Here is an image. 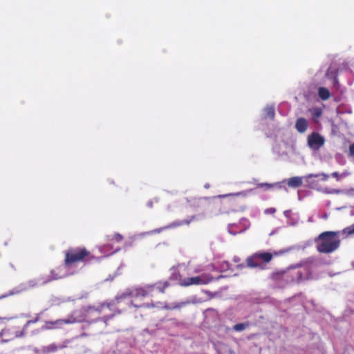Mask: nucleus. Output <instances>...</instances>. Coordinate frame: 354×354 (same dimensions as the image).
Returning a JSON list of instances; mask_svg holds the SVG:
<instances>
[{
	"label": "nucleus",
	"mask_w": 354,
	"mask_h": 354,
	"mask_svg": "<svg viewBox=\"0 0 354 354\" xmlns=\"http://www.w3.org/2000/svg\"><path fill=\"white\" fill-rule=\"evenodd\" d=\"M111 303L102 302L97 306H82L79 310L74 311L67 319H57L55 322H51L48 324L51 325L61 326L64 324H71L78 322H87V318L93 313L100 314L105 308H111Z\"/></svg>",
	"instance_id": "1"
},
{
	"label": "nucleus",
	"mask_w": 354,
	"mask_h": 354,
	"mask_svg": "<svg viewBox=\"0 0 354 354\" xmlns=\"http://www.w3.org/2000/svg\"><path fill=\"white\" fill-rule=\"evenodd\" d=\"M249 326L248 323H240L236 324L233 326V329L236 331H242L245 329L247 326Z\"/></svg>",
	"instance_id": "20"
},
{
	"label": "nucleus",
	"mask_w": 354,
	"mask_h": 354,
	"mask_svg": "<svg viewBox=\"0 0 354 354\" xmlns=\"http://www.w3.org/2000/svg\"><path fill=\"white\" fill-rule=\"evenodd\" d=\"M62 277V276L59 273V272H57V270H52L49 274L41 277L39 281L40 283L44 286L53 281L59 279Z\"/></svg>",
	"instance_id": "7"
},
{
	"label": "nucleus",
	"mask_w": 354,
	"mask_h": 354,
	"mask_svg": "<svg viewBox=\"0 0 354 354\" xmlns=\"http://www.w3.org/2000/svg\"><path fill=\"white\" fill-rule=\"evenodd\" d=\"M123 236L119 233H115L112 238V240L115 241L118 243L121 242Z\"/></svg>",
	"instance_id": "24"
},
{
	"label": "nucleus",
	"mask_w": 354,
	"mask_h": 354,
	"mask_svg": "<svg viewBox=\"0 0 354 354\" xmlns=\"http://www.w3.org/2000/svg\"><path fill=\"white\" fill-rule=\"evenodd\" d=\"M39 280V278L37 280H35V279L30 280L28 282V286L30 288H35L38 285H41Z\"/></svg>",
	"instance_id": "22"
},
{
	"label": "nucleus",
	"mask_w": 354,
	"mask_h": 354,
	"mask_svg": "<svg viewBox=\"0 0 354 354\" xmlns=\"http://www.w3.org/2000/svg\"><path fill=\"white\" fill-rule=\"evenodd\" d=\"M95 257L84 247L70 248L65 252L64 265L70 266L80 262H87Z\"/></svg>",
	"instance_id": "3"
},
{
	"label": "nucleus",
	"mask_w": 354,
	"mask_h": 354,
	"mask_svg": "<svg viewBox=\"0 0 354 354\" xmlns=\"http://www.w3.org/2000/svg\"><path fill=\"white\" fill-rule=\"evenodd\" d=\"M131 304L136 307V308H146V307H149V304H135L134 303V301H131Z\"/></svg>",
	"instance_id": "26"
},
{
	"label": "nucleus",
	"mask_w": 354,
	"mask_h": 354,
	"mask_svg": "<svg viewBox=\"0 0 354 354\" xmlns=\"http://www.w3.org/2000/svg\"><path fill=\"white\" fill-rule=\"evenodd\" d=\"M318 95L322 100H327L330 97L328 89L325 87H320L318 89Z\"/></svg>",
	"instance_id": "16"
},
{
	"label": "nucleus",
	"mask_w": 354,
	"mask_h": 354,
	"mask_svg": "<svg viewBox=\"0 0 354 354\" xmlns=\"http://www.w3.org/2000/svg\"><path fill=\"white\" fill-rule=\"evenodd\" d=\"M339 232L326 231L315 239L316 249L319 253L330 254L337 250L340 245Z\"/></svg>",
	"instance_id": "2"
},
{
	"label": "nucleus",
	"mask_w": 354,
	"mask_h": 354,
	"mask_svg": "<svg viewBox=\"0 0 354 354\" xmlns=\"http://www.w3.org/2000/svg\"><path fill=\"white\" fill-rule=\"evenodd\" d=\"M348 176L347 173H342V174H339L338 172L335 171L331 174V176L335 178L337 180H339V178H345Z\"/></svg>",
	"instance_id": "21"
},
{
	"label": "nucleus",
	"mask_w": 354,
	"mask_h": 354,
	"mask_svg": "<svg viewBox=\"0 0 354 354\" xmlns=\"http://www.w3.org/2000/svg\"><path fill=\"white\" fill-rule=\"evenodd\" d=\"M286 182L288 187L292 188H298L303 184V179L299 176H295L290 178L287 180H284L283 183Z\"/></svg>",
	"instance_id": "12"
},
{
	"label": "nucleus",
	"mask_w": 354,
	"mask_h": 354,
	"mask_svg": "<svg viewBox=\"0 0 354 354\" xmlns=\"http://www.w3.org/2000/svg\"><path fill=\"white\" fill-rule=\"evenodd\" d=\"M283 252L282 251L274 252L273 254L266 252H256V254L259 259L260 262L262 263H269L272 259L273 256H277L282 254Z\"/></svg>",
	"instance_id": "9"
},
{
	"label": "nucleus",
	"mask_w": 354,
	"mask_h": 354,
	"mask_svg": "<svg viewBox=\"0 0 354 354\" xmlns=\"http://www.w3.org/2000/svg\"><path fill=\"white\" fill-rule=\"evenodd\" d=\"M311 113H312V116H313V120L315 122H316L317 120L322 116V110L319 107H315L311 110Z\"/></svg>",
	"instance_id": "18"
},
{
	"label": "nucleus",
	"mask_w": 354,
	"mask_h": 354,
	"mask_svg": "<svg viewBox=\"0 0 354 354\" xmlns=\"http://www.w3.org/2000/svg\"><path fill=\"white\" fill-rule=\"evenodd\" d=\"M326 192L328 194H339L341 192V190L331 189L330 191H326Z\"/></svg>",
	"instance_id": "29"
},
{
	"label": "nucleus",
	"mask_w": 354,
	"mask_h": 354,
	"mask_svg": "<svg viewBox=\"0 0 354 354\" xmlns=\"http://www.w3.org/2000/svg\"><path fill=\"white\" fill-rule=\"evenodd\" d=\"M147 205H148L149 207H151L153 206V203H152V202H151V201L148 202Z\"/></svg>",
	"instance_id": "32"
},
{
	"label": "nucleus",
	"mask_w": 354,
	"mask_h": 354,
	"mask_svg": "<svg viewBox=\"0 0 354 354\" xmlns=\"http://www.w3.org/2000/svg\"><path fill=\"white\" fill-rule=\"evenodd\" d=\"M113 317V315L104 316V317H99V318L96 319L95 322H97V321H102V322H104L106 324H107V322H108L109 319H111Z\"/></svg>",
	"instance_id": "25"
},
{
	"label": "nucleus",
	"mask_w": 354,
	"mask_h": 354,
	"mask_svg": "<svg viewBox=\"0 0 354 354\" xmlns=\"http://www.w3.org/2000/svg\"><path fill=\"white\" fill-rule=\"evenodd\" d=\"M324 142L325 140L324 137L319 133L313 132L308 136V145L313 149H319L324 145Z\"/></svg>",
	"instance_id": "6"
},
{
	"label": "nucleus",
	"mask_w": 354,
	"mask_h": 354,
	"mask_svg": "<svg viewBox=\"0 0 354 354\" xmlns=\"http://www.w3.org/2000/svg\"><path fill=\"white\" fill-rule=\"evenodd\" d=\"M343 232L345 233V234H347L348 235L354 234V224L351 225V226H348V227H346L343 230Z\"/></svg>",
	"instance_id": "23"
},
{
	"label": "nucleus",
	"mask_w": 354,
	"mask_h": 354,
	"mask_svg": "<svg viewBox=\"0 0 354 354\" xmlns=\"http://www.w3.org/2000/svg\"><path fill=\"white\" fill-rule=\"evenodd\" d=\"M257 187L258 188H263L265 190H268L274 187H277L281 189L282 187L281 183H259L257 185Z\"/></svg>",
	"instance_id": "14"
},
{
	"label": "nucleus",
	"mask_w": 354,
	"mask_h": 354,
	"mask_svg": "<svg viewBox=\"0 0 354 354\" xmlns=\"http://www.w3.org/2000/svg\"><path fill=\"white\" fill-rule=\"evenodd\" d=\"M214 277L209 273H203L201 275L187 277L179 281V284L183 287L190 286L206 285L213 281Z\"/></svg>",
	"instance_id": "4"
},
{
	"label": "nucleus",
	"mask_w": 354,
	"mask_h": 354,
	"mask_svg": "<svg viewBox=\"0 0 354 354\" xmlns=\"http://www.w3.org/2000/svg\"><path fill=\"white\" fill-rule=\"evenodd\" d=\"M326 76H328V77L329 76V72L328 71L326 73Z\"/></svg>",
	"instance_id": "33"
},
{
	"label": "nucleus",
	"mask_w": 354,
	"mask_h": 354,
	"mask_svg": "<svg viewBox=\"0 0 354 354\" xmlns=\"http://www.w3.org/2000/svg\"><path fill=\"white\" fill-rule=\"evenodd\" d=\"M39 320V315L36 316V317L32 319L28 320L26 323V324L24 326L23 329L19 331V330H14V333L15 334L10 338H9L8 339H6L4 341L5 342H8V341L12 340V339H13L15 338L21 337L25 334L26 328H28V326L29 325L32 324L37 323Z\"/></svg>",
	"instance_id": "8"
},
{
	"label": "nucleus",
	"mask_w": 354,
	"mask_h": 354,
	"mask_svg": "<svg viewBox=\"0 0 354 354\" xmlns=\"http://www.w3.org/2000/svg\"><path fill=\"white\" fill-rule=\"evenodd\" d=\"M337 82H338L337 77V76H335L334 78H333V84H334V85L337 84Z\"/></svg>",
	"instance_id": "31"
},
{
	"label": "nucleus",
	"mask_w": 354,
	"mask_h": 354,
	"mask_svg": "<svg viewBox=\"0 0 354 354\" xmlns=\"http://www.w3.org/2000/svg\"><path fill=\"white\" fill-rule=\"evenodd\" d=\"M189 223V222L187 221V220L175 221V222H173V223H170L167 226H165L164 227H161L160 229L156 230L155 231L159 233V232H162L163 230L174 228V227H179V226H181V225H188Z\"/></svg>",
	"instance_id": "13"
},
{
	"label": "nucleus",
	"mask_w": 354,
	"mask_h": 354,
	"mask_svg": "<svg viewBox=\"0 0 354 354\" xmlns=\"http://www.w3.org/2000/svg\"><path fill=\"white\" fill-rule=\"evenodd\" d=\"M264 118L274 120L275 116V111L273 106H268L264 109Z\"/></svg>",
	"instance_id": "15"
},
{
	"label": "nucleus",
	"mask_w": 354,
	"mask_h": 354,
	"mask_svg": "<svg viewBox=\"0 0 354 354\" xmlns=\"http://www.w3.org/2000/svg\"><path fill=\"white\" fill-rule=\"evenodd\" d=\"M169 283L167 281H165L164 283H157L152 286H148V287H151V292L153 291V289L156 287L158 290L163 293L165 292V290L166 288L169 286Z\"/></svg>",
	"instance_id": "17"
},
{
	"label": "nucleus",
	"mask_w": 354,
	"mask_h": 354,
	"mask_svg": "<svg viewBox=\"0 0 354 354\" xmlns=\"http://www.w3.org/2000/svg\"><path fill=\"white\" fill-rule=\"evenodd\" d=\"M349 156L354 157V143L349 146Z\"/></svg>",
	"instance_id": "27"
},
{
	"label": "nucleus",
	"mask_w": 354,
	"mask_h": 354,
	"mask_svg": "<svg viewBox=\"0 0 354 354\" xmlns=\"http://www.w3.org/2000/svg\"><path fill=\"white\" fill-rule=\"evenodd\" d=\"M246 263L248 266L250 268H259L261 269L263 268V266L261 262H260L259 259H258L256 253L248 257L247 259Z\"/></svg>",
	"instance_id": "11"
},
{
	"label": "nucleus",
	"mask_w": 354,
	"mask_h": 354,
	"mask_svg": "<svg viewBox=\"0 0 354 354\" xmlns=\"http://www.w3.org/2000/svg\"><path fill=\"white\" fill-rule=\"evenodd\" d=\"M14 329H15L14 328H8V329H3L0 332V337H3L4 335H10L7 339H5V340L10 338L15 334L14 333ZM2 342H6L4 341V339H3Z\"/></svg>",
	"instance_id": "19"
},
{
	"label": "nucleus",
	"mask_w": 354,
	"mask_h": 354,
	"mask_svg": "<svg viewBox=\"0 0 354 354\" xmlns=\"http://www.w3.org/2000/svg\"><path fill=\"white\" fill-rule=\"evenodd\" d=\"M315 176H321V179L324 181L327 180L329 178V176L326 174H321L315 175Z\"/></svg>",
	"instance_id": "28"
},
{
	"label": "nucleus",
	"mask_w": 354,
	"mask_h": 354,
	"mask_svg": "<svg viewBox=\"0 0 354 354\" xmlns=\"http://www.w3.org/2000/svg\"><path fill=\"white\" fill-rule=\"evenodd\" d=\"M276 209L274 208H269L265 210V213L273 214Z\"/></svg>",
	"instance_id": "30"
},
{
	"label": "nucleus",
	"mask_w": 354,
	"mask_h": 354,
	"mask_svg": "<svg viewBox=\"0 0 354 354\" xmlns=\"http://www.w3.org/2000/svg\"><path fill=\"white\" fill-rule=\"evenodd\" d=\"M308 127V122L304 118H299L295 122V129L300 133H304Z\"/></svg>",
	"instance_id": "10"
},
{
	"label": "nucleus",
	"mask_w": 354,
	"mask_h": 354,
	"mask_svg": "<svg viewBox=\"0 0 354 354\" xmlns=\"http://www.w3.org/2000/svg\"><path fill=\"white\" fill-rule=\"evenodd\" d=\"M151 293V287L145 286V287H139V288H133L131 289H128L125 292H124L120 297L121 298H127V297H132L134 299L138 298H144Z\"/></svg>",
	"instance_id": "5"
}]
</instances>
